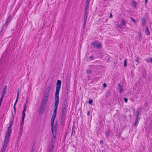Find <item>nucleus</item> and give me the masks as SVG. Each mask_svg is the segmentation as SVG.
<instances>
[{
    "label": "nucleus",
    "mask_w": 152,
    "mask_h": 152,
    "mask_svg": "<svg viewBox=\"0 0 152 152\" xmlns=\"http://www.w3.org/2000/svg\"><path fill=\"white\" fill-rule=\"evenodd\" d=\"M136 61L138 63H140V62L139 61V59L138 58H137L136 60Z\"/></svg>",
    "instance_id": "ea45409f"
},
{
    "label": "nucleus",
    "mask_w": 152,
    "mask_h": 152,
    "mask_svg": "<svg viewBox=\"0 0 152 152\" xmlns=\"http://www.w3.org/2000/svg\"><path fill=\"white\" fill-rule=\"evenodd\" d=\"M89 114H90L89 111H88V112H87V115H89Z\"/></svg>",
    "instance_id": "13d9d810"
},
{
    "label": "nucleus",
    "mask_w": 152,
    "mask_h": 152,
    "mask_svg": "<svg viewBox=\"0 0 152 152\" xmlns=\"http://www.w3.org/2000/svg\"><path fill=\"white\" fill-rule=\"evenodd\" d=\"M86 73L87 74H89L90 73H91L92 72V71L89 70H87L86 71Z\"/></svg>",
    "instance_id": "bb28decb"
},
{
    "label": "nucleus",
    "mask_w": 152,
    "mask_h": 152,
    "mask_svg": "<svg viewBox=\"0 0 152 152\" xmlns=\"http://www.w3.org/2000/svg\"><path fill=\"white\" fill-rule=\"evenodd\" d=\"M25 116H26L25 112L23 111L22 112V118L24 119L25 118Z\"/></svg>",
    "instance_id": "412c9836"
},
{
    "label": "nucleus",
    "mask_w": 152,
    "mask_h": 152,
    "mask_svg": "<svg viewBox=\"0 0 152 152\" xmlns=\"http://www.w3.org/2000/svg\"><path fill=\"white\" fill-rule=\"evenodd\" d=\"M94 57L92 56H91L89 57V59L91 60H93Z\"/></svg>",
    "instance_id": "72a5a7b5"
},
{
    "label": "nucleus",
    "mask_w": 152,
    "mask_h": 152,
    "mask_svg": "<svg viewBox=\"0 0 152 152\" xmlns=\"http://www.w3.org/2000/svg\"><path fill=\"white\" fill-rule=\"evenodd\" d=\"M4 97V96H1V98L0 99H2L3 100Z\"/></svg>",
    "instance_id": "6e6d98bb"
},
{
    "label": "nucleus",
    "mask_w": 152,
    "mask_h": 152,
    "mask_svg": "<svg viewBox=\"0 0 152 152\" xmlns=\"http://www.w3.org/2000/svg\"><path fill=\"white\" fill-rule=\"evenodd\" d=\"M142 25L144 26H145L146 25L145 20L144 18H142Z\"/></svg>",
    "instance_id": "aec40b11"
},
{
    "label": "nucleus",
    "mask_w": 152,
    "mask_h": 152,
    "mask_svg": "<svg viewBox=\"0 0 152 152\" xmlns=\"http://www.w3.org/2000/svg\"><path fill=\"white\" fill-rule=\"evenodd\" d=\"M7 88V86L5 85V86H4V88L3 89H4L5 90H6Z\"/></svg>",
    "instance_id": "09e8293b"
},
{
    "label": "nucleus",
    "mask_w": 152,
    "mask_h": 152,
    "mask_svg": "<svg viewBox=\"0 0 152 152\" xmlns=\"http://www.w3.org/2000/svg\"><path fill=\"white\" fill-rule=\"evenodd\" d=\"M14 118V117L13 116H12V119L11 120L10 122H12V123H13V122Z\"/></svg>",
    "instance_id": "49530a36"
},
{
    "label": "nucleus",
    "mask_w": 152,
    "mask_h": 152,
    "mask_svg": "<svg viewBox=\"0 0 152 152\" xmlns=\"http://www.w3.org/2000/svg\"><path fill=\"white\" fill-rule=\"evenodd\" d=\"M131 20L134 22L135 23L136 22V20H134V18H131Z\"/></svg>",
    "instance_id": "79ce46f5"
},
{
    "label": "nucleus",
    "mask_w": 152,
    "mask_h": 152,
    "mask_svg": "<svg viewBox=\"0 0 152 152\" xmlns=\"http://www.w3.org/2000/svg\"><path fill=\"white\" fill-rule=\"evenodd\" d=\"M124 100L125 102V103H126L128 101L127 99L126 98H124Z\"/></svg>",
    "instance_id": "a19ab883"
},
{
    "label": "nucleus",
    "mask_w": 152,
    "mask_h": 152,
    "mask_svg": "<svg viewBox=\"0 0 152 152\" xmlns=\"http://www.w3.org/2000/svg\"><path fill=\"white\" fill-rule=\"evenodd\" d=\"M48 100V99L43 98L42 100L41 104L46 105Z\"/></svg>",
    "instance_id": "6e6552de"
},
{
    "label": "nucleus",
    "mask_w": 152,
    "mask_h": 152,
    "mask_svg": "<svg viewBox=\"0 0 152 152\" xmlns=\"http://www.w3.org/2000/svg\"><path fill=\"white\" fill-rule=\"evenodd\" d=\"M123 90L124 89L123 88H120V91L119 92V93H121V92H122L123 91Z\"/></svg>",
    "instance_id": "473e14b6"
},
{
    "label": "nucleus",
    "mask_w": 152,
    "mask_h": 152,
    "mask_svg": "<svg viewBox=\"0 0 152 152\" xmlns=\"http://www.w3.org/2000/svg\"><path fill=\"white\" fill-rule=\"evenodd\" d=\"M67 106L68 104H67V100L66 99L64 103L63 109H66V108L67 107Z\"/></svg>",
    "instance_id": "f8f14e48"
},
{
    "label": "nucleus",
    "mask_w": 152,
    "mask_h": 152,
    "mask_svg": "<svg viewBox=\"0 0 152 152\" xmlns=\"http://www.w3.org/2000/svg\"><path fill=\"white\" fill-rule=\"evenodd\" d=\"M66 109H63L62 111V117L61 119H63L64 118V117L66 115Z\"/></svg>",
    "instance_id": "1a4fd4ad"
},
{
    "label": "nucleus",
    "mask_w": 152,
    "mask_h": 152,
    "mask_svg": "<svg viewBox=\"0 0 152 152\" xmlns=\"http://www.w3.org/2000/svg\"><path fill=\"white\" fill-rule=\"evenodd\" d=\"M68 75L67 77V80H69V73H68Z\"/></svg>",
    "instance_id": "5fc2aeb1"
},
{
    "label": "nucleus",
    "mask_w": 152,
    "mask_h": 152,
    "mask_svg": "<svg viewBox=\"0 0 152 152\" xmlns=\"http://www.w3.org/2000/svg\"><path fill=\"white\" fill-rule=\"evenodd\" d=\"M87 1H90V0H87Z\"/></svg>",
    "instance_id": "69168bd1"
},
{
    "label": "nucleus",
    "mask_w": 152,
    "mask_h": 152,
    "mask_svg": "<svg viewBox=\"0 0 152 152\" xmlns=\"http://www.w3.org/2000/svg\"><path fill=\"white\" fill-rule=\"evenodd\" d=\"M132 6L133 7H135L136 5V2L135 1H133L132 2Z\"/></svg>",
    "instance_id": "4be33fe9"
},
{
    "label": "nucleus",
    "mask_w": 152,
    "mask_h": 152,
    "mask_svg": "<svg viewBox=\"0 0 152 152\" xmlns=\"http://www.w3.org/2000/svg\"><path fill=\"white\" fill-rule=\"evenodd\" d=\"M106 134L108 136H109L110 135V132L109 131H107L106 132Z\"/></svg>",
    "instance_id": "2f4dec72"
},
{
    "label": "nucleus",
    "mask_w": 152,
    "mask_h": 152,
    "mask_svg": "<svg viewBox=\"0 0 152 152\" xmlns=\"http://www.w3.org/2000/svg\"><path fill=\"white\" fill-rule=\"evenodd\" d=\"M126 63H127V60L126 59H125L124 60V67H126Z\"/></svg>",
    "instance_id": "c756f323"
},
{
    "label": "nucleus",
    "mask_w": 152,
    "mask_h": 152,
    "mask_svg": "<svg viewBox=\"0 0 152 152\" xmlns=\"http://www.w3.org/2000/svg\"><path fill=\"white\" fill-rule=\"evenodd\" d=\"M92 45L98 48H100L101 47L100 44L97 43L96 42H93L92 43Z\"/></svg>",
    "instance_id": "0eeeda50"
},
{
    "label": "nucleus",
    "mask_w": 152,
    "mask_h": 152,
    "mask_svg": "<svg viewBox=\"0 0 152 152\" xmlns=\"http://www.w3.org/2000/svg\"><path fill=\"white\" fill-rule=\"evenodd\" d=\"M106 96L107 97L109 95L110 91L109 90H107L106 91Z\"/></svg>",
    "instance_id": "393cba45"
},
{
    "label": "nucleus",
    "mask_w": 152,
    "mask_h": 152,
    "mask_svg": "<svg viewBox=\"0 0 152 152\" xmlns=\"http://www.w3.org/2000/svg\"><path fill=\"white\" fill-rule=\"evenodd\" d=\"M23 107L26 108H27V107H26V104H25L24 105V106Z\"/></svg>",
    "instance_id": "4d7b16f0"
},
{
    "label": "nucleus",
    "mask_w": 152,
    "mask_h": 152,
    "mask_svg": "<svg viewBox=\"0 0 152 152\" xmlns=\"http://www.w3.org/2000/svg\"><path fill=\"white\" fill-rule=\"evenodd\" d=\"M10 133H11L9 132H7L3 145H5L6 146H7V144L9 141L10 137Z\"/></svg>",
    "instance_id": "7ed1b4c3"
},
{
    "label": "nucleus",
    "mask_w": 152,
    "mask_h": 152,
    "mask_svg": "<svg viewBox=\"0 0 152 152\" xmlns=\"http://www.w3.org/2000/svg\"><path fill=\"white\" fill-rule=\"evenodd\" d=\"M51 86L50 85L48 86L45 91V92L49 93L50 90L51 89Z\"/></svg>",
    "instance_id": "f3484780"
},
{
    "label": "nucleus",
    "mask_w": 152,
    "mask_h": 152,
    "mask_svg": "<svg viewBox=\"0 0 152 152\" xmlns=\"http://www.w3.org/2000/svg\"><path fill=\"white\" fill-rule=\"evenodd\" d=\"M88 68H91L92 69H93L94 68V66L92 65H89L88 66Z\"/></svg>",
    "instance_id": "7c9ffc66"
},
{
    "label": "nucleus",
    "mask_w": 152,
    "mask_h": 152,
    "mask_svg": "<svg viewBox=\"0 0 152 152\" xmlns=\"http://www.w3.org/2000/svg\"><path fill=\"white\" fill-rule=\"evenodd\" d=\"M147 61L148 62L152 63V58H150L147 59Z\"/></svg>",
    "instance_id": "b1692460"
},
{
    "label": "nucleus",
    "mask_w": 152,
    "mask_h": 152,
    "mask_svg": "<svg viewBox=\"0 0 152 152\" xmlns=\"http://www.w3.org/2000/svg\"><path fill=\"white\" fill-rule=\"evenodd\" d=\"M58 104V102H55L54 106V110L51 120V130L52 133H53L54 134L57 133V124L56 123H55L54 128V123L56 117Z\"/></svg>",
    "instance_id": "f257e3e1"
},
{
    "label": "nucleus",
    "mask_w": 152,
    "mask_h": 152,
    "mask_svg": "<svg viewBox=\"0 0 152 152\" xmlns=\"http://www.w3.org/2000/svg\"><path fill=\"white\" fill-rule=\"evenodd\" d=\"M52 134H53V136L52 139L51 146L52 147H54V142L56 140L55 137H56V133L55 134H54L53 133H52Z\"/></svg>",
    "instance_id": "423d86ee"
},
{
    "label": "nucleus",
    "mask_w": 152,
    "mask_h": 152,
    "mask_svg": "<svg viewBox=\"0 0 152 152\" xmlns=\"http://www.w3.org/2000/svg\"><path fill=\"white\" fill-rule=\"evenodd\" d=\"M88 6L86 5L85 10H88Z\"/></svg>",
    "instance_id": "37998d69"
},
{
    "label": "nucleus",
    "mask_w": 152,
    "mask_h": 152,
    "mask_svg": "<svg viewBox=\"0 0 152 152\" xmlns=\"http://www.w3.org/2000/svg\"><path fill=\"white\" fill-rule=\"evenodd\" d=\"M88 15H85L84 17V26L83 27H84V26H85L86 23V22L87 18Z\"/></svg>",
    "instance_id": "dca6fc26"
},
{
    "label": "nucleus",
    "mask_w": 152,
    "mask_h": 152,
    "mask_svg": "<svg viewBox=\"0 0 152 152\" xmlns=\"http://www.w3.org/2000/svg\"><path fill=\"white\" fill-rule=\"evenodd\" d=\"M139 39H140L142 37V34L141 32H140L139 34Z\"/></svg>",
    "instance_id": "c9c22d12"
},
{
    "label": "nucleus",
    "mask_w": 152,
    "mask_h": 152,
    "mask_svg": "<svg viewBox=\"0 0 152 152\" xmlns=\"http://www.w3.org/2000/svg\"><path fill=\"white\" fill-rule=\"evenodd\" d=\"M118 87L120 88H122V86H121L120 84L119 83L118 84Z\"/></svg>",
    "instance_id": "c03bdc74"
},
{
    "label": "nucleus",
    "mask_w": 152,
    "mask_h": 152,
    "mask_svg": "<svg viewBox=\"0 0 152 152\" xmlns=\"http://www.w3.org/2000/svg\"><path fill=\"white\" fill-rule=\"evenodd\" d=\"M146 30L145 31V34L147 35H149L150 34V33L148 26H147L146 28Z\"/></svg>",
    "instance_id": "4468645a"
},
{
    "label": "nucleus",
    "mask_w": 152,
    "mask_h": 152,
    "mask_svg": "<svg viewBox=\"0 0 152 152\" xmlns=\"http://www.w3.org/2000/svg\"><path fill=\"white\" fill-rule=\"evenodd\" d=\"M93 102V100H90L89 101L88 103L90 104H92Z\"/></svg>",
    "instance_id": "4c0bfd02"
},
{
    "label": "nucleus",
    "mask_w": 152,
    "mask_h": 152,
    "mask_svg": "<svg viewBox=\"0 0 152 152\" xmlns=\"http://www.w3.org/2000/svg\"><path fill=\"white\" fill-rule=\"evenodd\" d=\"M22 134V132H19L18 134V135L20 137H21Z\"/></svg>",
    "instance_id": "a18cd8bd"
},
{
    "label": "nucleus",
    "mask_w": 152,
    "mask_h": 152,
    "mask_svg": "<svg viewBox=\"0 0 152 152\" xmlns=\"http://www.w3.org/2000/svg\"><path fill=\"white\" fill-rule=\"evenodd\" d=\"M117 26L118 27H119L121 28L122 27V26L119 24H117Z\"/></svg>",
    "instance_id": "58836bf2"
},
{
    "label": "nucleus",
    "mask_w": 152,
    "mask_h": 152,
    "mask_svg": "<svg viewBox=\"0 0 152 152\" xmlns=\"http://www.w3.org/2000/svg\"><path fill=\"white\" fill-rule=\"evenodd\" d=\"M5 94L6 93H3L2 92L1 96H4Z\"/></svg>",
    "instance_id": "3c124183"
},
{
    "label": "nucleus",
    "mask_w": 152,
    "mask_h": 152,
    "mask_svg": "<svg viewBox=\"0 0 152 152\" xmlns=\"http://www.w3.org/2000/svg\"><path fill=\"white\" fill-rule=\"evenodd\" d=\"M103 86L104 87H105L107 85L106 84H105V83H104L103 84Z\"/></svg>",
    "instance_id": "603ef678"
},
{
    "label": "nucleus",
    "mask_w": 152,
    "mask_h": 152,
    "mask_svg": "<svg viewBox=\"0 0 152 152\" xmlns=\"http://www.w3.org/2000/svg\"><path fill=\"white\" fill-rule=\"evenodd\" d=\"M90 1H87L86 3V6H89V3Z\"/></svg>",
    "instance_id": "e433bc0d"
},
{
    "label": "nucleus",
    "mask_w": 152,
    "mask_h": 152,
    "mask_svg": "<svg viewBox=\"0 0 152 152\" xmlns=\"http://www.w3.org/2000/svg\"><path fill=\"white\" fill-rule=\"evenodd\" d=\"M100 143H102L103 142V141H102V140H100Z\"/></svg>",
    "instance_id": "052dcab7"
},
{
    "label": "nucleus",
    "mask_w": 152,
    "mask_h": 152,
    "mask_svg": "<svg viewBox=\"0 0 152 152\" xmlns=\"http://www.w3.org/2000/svg\"><path fill=\"white\" fill-rule=\"evenodd\" d=\"M49 95V93L45 92L44 93L43 98H47L48 99V97Z\"/></svg>",
    "instance_id": "ddd939ff"
},
{
    "label": "nucleus",
    "mask_w": 152,
    "mask_h": 152,
    "mask_svg": "<svg viewBox=\"0 0 152 152\" xmlns=\"http://www.w3.org/2000/svg\"><path fill=\"white\" fill-rule=\"evenodd\" d=\"M26 108L23 107V111L25 112V111H26Z\"/></svg>",
    "instance_id": "de8ad7c7"
},
{
    "label": "nucleus",
    "mask_w": 152,
    "mask_h": 152,
    "mask_svg": "<svg viewBox=\"0 0 152 152\" xmlns=\"http://www.w3.org/2000/svg\"><path fill=\"white\" fill-rule=\"evenodd\" d=\"M7 148V146L5 145H3L1 148L0 152H5V151Z\"/></svg>",
    "instance_id": "2eb2a0df"
},
{
    "label": "nucleus",
    "mask_w": 152,
    "mask_h": 152,
    "mask_svg": "<svg viewBox=\"0 0 152 152\" xmlns=\"http://www.w3.org/2000/svg\"><path fill=\"white\" fill-rule=\"evenodd\" d=\"M2 101V100L0 99V103H1Z\"/></svg>",
    "instance_id": "e2e57ef3"
},
{
    "label": "nucleus",
    "mask_w": 152,
    "mask_h": 152,
    "mask_svg": "<svg viewBox=\"0 0 152 152\" xmlns=\"http://www.w3.org/2000/svg\"><path fill=\"white\" fill-rule=\"evenodd\" d=\"M6 90H5L4 89H3L2 92L6 93Z\"/></svg>",
    "instance_id": "864d4df0"
},
{
    "label": "nucleus",
    "mask_w": 152,
    "mask_h": 152,
    "mask_svg": "<svg viewBox=\"0 0 152 152\" xmlns=\"http://www.w3.org/2000/svg\"><path fill=\"white\" fill-rule=\"evenodd\" d=\"M5 94L6 93H3L2 92L1 96H4Z\"/></svg>",
    "instance_id": "8fccbe9b"
},
{
    "label": "nucleus",
    "mask_w": 152,
    "mask_h": 152,
    "mask_svg": "<svg viewBox=\"0 0 152 152\" xmlns=\"http://www.w3.org/2000/svg\"><path fill=\"white\" fill-rule=\"evenodd\" d=\"M53 147L50 146L48 149V152H52Z\"/></svg>",
    "instance_id": "6ab92c4d"
},
{
    "label": "nucleus",
    "mask_w": 152,
    "mask_h": 152,
    "mask_svg": "<svg viewBox=\"0 0 152 152\" xmlns=\"http://www.w3.org/2000/svg\"><path fill=\"white\" fill-rule=\"evenodd\" d=\"M112 14H111L110 15L109 18H112Z\"/></svg>",
    "instance_id": "bf43d9fd"
},
{
    "label": "nucleus",
    "mask_w": 152,
    "mask_h": 152,
    "mask_svg": "<svg viewBox=\"0 0 152 152\" xmlns=\"http://www.w3.org/2000/svg\"><path fill=\"white\" fill-rule=\"evenodd\" d=\"M61 81L58 80L57 81L56 84V89L55 93V102H59V92L61 88Z\"/></svg>",
    "instance_id": "f03ea898"
},
{
    "label": "nucleus",
    "mask_w": 152,
    "mask_h": 152,
    "mask_svg": "<svg viewBox=\"0 0 152 152\" xmlns=\"http://www.w3.org/2000/svg\"><path fill=\"white\" fill-rule=\"evenodd\" d=\"M139 114V109H138L136 112L135 116L136 118H138V116Z\"/></svg>",
    "instance_id": "a211bd4d"
},
{
    "label": "nucleus",
    "mask_w": 152,
    "mask_h": 152,
    "mask_svg": "<svg viewBox=\"0 0 152 152\" xmlns=\"http://www.w3.org/2000/svg\"><path fill=\"white\" fill-rule=\"evenodd\" d=\"M121 23H122L123 24L124 26H125L126 25V23L125 22L124 20H121Z\"/></svg>",
    "instance_id": "c85d7f7f"
},
{
    "label": "nucleus",
    "mask_w": 152,
    "mask_h": 152,
    "mask_svg": "<svg viewBox=\"0 0 152 152\" xmlns=\"http://www.w3.org/2000/svg\"><path fill=\"white\" fill-rule=\"evenodd\" d=\"M23 129V127H20L19 132H21L22 133Z\"/></svg>",
    "instance_id": "f704fd0d"
},
{
    "label": "nucleus",
    "mask_w": 152,
    "mask_h": 152,
    "mask_svg": "<svg viewBox=\"0 0 152 152\" xmlns=\"http://www.w3.org/2000/svg\"><path fill=\"white\" fill-rule=\"evenodd\" d=\"M13 123L12 122H10V124L8 126L7 129V132H11V127Z\"/></svg>",
    "instance_id": "9b49d317"
},
{
    "label": "nucleus",
    "mask_w": 152,
    "mask_h": 152,
    "mask_svg": "<svg viewBox=\"0 0 152 152\" xmlns=\"http://www.w3.org/2000/svg\"><path fill=\"white\" fill-rule=\"evenodd\" d=\"M19 89L18 91V93H17V98H16V99L15 101V104H14V107H13V109H14V110L15 113H16L15 105L17 102V101H18V97H19Z\"/></svg>",
    "instance_id": "39448f33"
},
{
    "label": "nucleus",
    "mask_w": 152,
    "mask_h": 152,
    "mask_svg": "<svg viewBox=\"0 0 152 152\" xmlns=\"http://www.w3.org/2000/svg\"><path fill=\"white\" fill-rule=\"evenodd\" d=\"M28 102V100H27V101L26 102L25 104H27Z\"/></svg>",
    "instance_id": "0e129e2a"
},
{
    "label": "nucleus",
    "mask_w": 152,
    "mask_h": 152,
    "mask_svg": "<svg viewBox=\"0 0 152 152\" xmlns=\"http://www.w3.org/2000/svg\"><path fill=\"white\" fill-rule=\"evenodd\" d=\"M88 10H85V15H88Z\"/></svg>",
    "instance_id": "cd10ccee"
},
{
    "label": "nucleus",
    "mask_w": 152,
    "mask_h": 152,
    "mask_svg": "<svg viewBox=\"0 0 152 152\" xmlns=\"http://www.w3.org/2000/svg\"><path fill=\"white\" fill-rule=\"evenodd\" d=\"M24 119L22 118V121L20 124V127H23V125L24 123Z\"/></svg>",
    "instance_id": "5701e85b"
},
{
    "label": "nucleus",
    "mask_w": 152,
    "mask_h": 152,
    "mask_svg": "<svg viewBox=\"0 0 152 152\" xmlns=\"http://www.w3.org/2000/svg\"><path fill=\"white\" fill-rule=\"evenodd\" d=\"M12 19L11 16V15H9L7 19L6 20L5 22V23L4 25V26H5L7 25L8 23H9L10 21Z\"/></svg>",
    "instance_id": "9d476101"
},
{
    "label": "nucleus",
    "mask_w": 152,
    "mask_h": 152,
    "mask_svg": "<svg viewBox=\"0 0 152 152\" xmlns=\"http://www.w3.org/2000/svg\"><path fill=\"white\" fill-rule=\"evenodd\" d=\"M46 106V105L41 104L39 110L40 114H41L43 113L45 110Z\"/></svg>",
    "instance_id": "20e7f679"
},
{
    "label": "nucleus",
    "mask_w": 152,
    "mask_h": 152,
    "mask_svg": "<svg viewBox=\"0 0 152 152\" xmlns=\"http://www.w3.org/2000/svg\"><path fill=\"white\" fill-rule=\"evenodd\" d=\"M148 1V0H145V4H146L147 1Z\"/></svg>",
    "instance_id": "680f3d73"
},
{
    "label": "nucleus",
    "mask_w": 152,
    "mask_h": 152,
    "mask_svg": "<svg viewBox=\"0 0 152 152\" xmlns=\"http://www.w3.org/2000/svg\"><path fill=\"white\" fill-rule=\"evenodd\" d=\"M138 118H136V119L135 121V123H134V126H136V124L137 123V122L138 121Z\"/></svg>",
    "instance_id": "a878e982"
}]
</instances>
